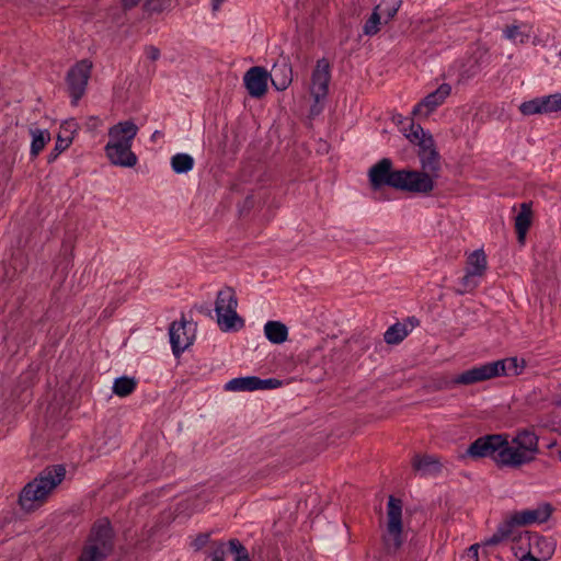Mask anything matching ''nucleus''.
Masks as SVG:
<instances>
[{
  "label": "nucleus",
  "instance_id": "72a5a7b5",
  "mask_svg": "<svg viewBox=\"0 0 561 561\" xmlns=\"http://www.w3.org/2000/svg\"><path fill=\"white\" fill-rule=\"evenodd\" d=\"M71 141V138H62L60 135H58L55 147L47 157L48 162H54L57 157L70 146Z\"/></svg>",
  "mask_w": 561,
  "mask_h": 561
},
{
  "label": "nucleus",
  "instance_id": "9b49d317",
  "mask_svg": "<svg viewBox=\"0 0 561 561\" xmlns=\"http://www.w3.org/2000/svg\"><path fill=\"white\" fill-rule=\"evenodd\" d=\"M170 343L174 356L179 357L195 340V325L182 317L173 321L169 328Z\"/></svg>",
  "mask_w": 561,
  "mask_h": 561
},
{
  "label": "nucleus",
  "instance_id": "09e8293b",
  "mask_svg": "<svg viewBox=\"0 0 561 561\" xmlns=\"http://www.w3.org/2000/svg\"><path fill=\"white\" fill-rule=\"evenodd\" d=\"M206 314L210 316L211 311L209 309H205Z\"/></svg>",
  "mask_w": 561,
  "mask_h": 561
},
{
  "label": "nucleus",
  "instance_id": "ea45409f",
  "mask_svg": "<svg viewBox=\"0 0 561 561\" xmlns=\"http://www.w3.org/2000/svg\"><path fill=\"white\" fill-rule=\"evenodd\" d=\"M225 554H226V552L224 549V543L220 542V543H218L216 549L211 552L210 557H211L213 561H224Z\"/></svg>",
  "mask_w": 561,
  "mask_h": 561
},
{
  "label": "nucleus",
  "instance_id": "e433bc0d",
  "mask_svg": "<svg viewBox=\"0 0 561 561\" xmlns=\"http://www.w3.org/2000/svg\"><path fill=\"white\" fill-rule=\"evenodd\" d=\"M256 389H275L282 386V381L276 378L261 379L256 377Z\"/></svg>",
  "mask_w": 561,
  "mask_h": 561
},
{
  "label": "nucleus",
  "instance_id": "f704fd0d",
  "mask_svg": "<svg viewBox=\"0 0 561 561\" xmlns=\"http://www.w3.org/2000/svg\"><path fill=\"white\" fill-rule=\"evenodd\" d=\"M352 347V343L347 342L345 345L341 348H336L332 351V354L330 356H324V365L328 364V358H330V362H344L346 358V354Z\"/></svg>",
  "mask_w": 561,
  "mask_h": 561
},
{
  "label": "nucleus",
  "instance_id": "a19ab883",
  "mask_svg": "<svg viewBox=\"0 0 561 561\" xmlns=\"http://www.w3.org/2000/svg\"><path fill=\"white\" fill-rule=\"evenodd\" d=\"M465 558L467 561H479V545L470 546Z\"/></svg>",
  "mask_w": 561,
  "mask_h": 561
},
{
  "label": "nucleus",
  "instance_id": "0eeeda50",
  "mask_svg": "<svg viewBox=\"0 0 561 561\" xmlns=\"http://www.w3.org/2000/svg\"><path fill=\"white\" fill-rule=\"evenodd\" d=\"M237 307L238 299L232 287H225L218 291L215 312L222 331L238 330L244 325L243 319L237 313Z\"/></svg>",
  "mask_w": 561,
  "mask_h": 561
},
{
  "label": "nucleus",
  "instance_id": "4c0bfd02",
  "mask_svg": "<svg viewBox=\"0 0 561 561\" xmlns=\"http://www.w3.org/2000/svg\"><path fill=\"white\" fill-rule=\"evenodd\" d=\"M229 549L232 553H236L237 556L247 554L248 550L240 543L238 539H230L229 542Z\"/></svg>",
  "mask_w": 561,
  "mask_h": 561
},
{
  "label": "nucleus",
  "instance_id": "bb28decb",
  "mask_svg": "<svg viewBox=\"0 0 561 561\" xmlns=\"http://www.w3.org/2000/svg\"><path fill=\"white\" fill-rule=\"evenodd\" d=\"M256 382L257 381H256L255 376L233 378L226 383L225 390H227V391H254V390H257Z\"/></svg>",
  "mask_w": 561,
  "mask_h": 561
},
{
  "label": "nucleus",
  "instance_id": "f3484780",
  "mask_svg": "<svg viewBox=\"0 0 561 561\" xmlns=\"http://www.w3.org/2000/svg\"><path fill=\"white\" fill-rule=\"evenodd\" d=\"M330 79L331 75L329 62L325 59L318 60L311 78V94L317 102L328 94Z\"/></svg>",
  "mask_w": 561,
  "mask_h": 561
},
{
  "label": "nucleus",
  "instance_id": "6ab92c4d",
  "mask_svg": "<svg viewBox=\"0 0 561 561\" xmlns=\"http://www.w3.org/2000/svg\"><path fill=\"white\" fill-rule=\"evenodd\" d=\"M105 154L110 162L122 168H133L137 164L138 158L131 151V146H105Z\"/></svg>",
  "mask_w": 561,
  "mask_h": 561
},
{
  "label": "nucleus",
  "instance_id": "39448f33",
  "mask_svg": "<svg viewBox=\"0 0 561 561\" xmlns=\"http://www.w3.org/2000/svg\"><path fill=\"white\" fill-rule=\"evenodd\" d=\"M114 549V531L108 519L95 522L78 561H105Z\"/></svg>",
  "mask_w": 561,
  "mask_h": 561
},
{
  "label": "nucleus",
  "instance_id": "58836bf2",
  "mask_svg": "<svg viewBox=\"0 0 561 561\" xmlns=\"http://www.w3.org/2000/svg\"><path fill=\"white\" fill-rule=\"evenodd\" d=\"M145 55L151 61H156L160 58V49L153 45L146 46Z\"/></svg>",
  "mask_w": 561,
  "mask_h": 561
},
{
  "label": "nucleus",
  "instance_id": "c9c22d12",
  "mask_svg": "<svg viewBox=\"0 0 561 561\" xmlns=\"http://www.w3.org/2000/svg\"><path fill=\"white\" fill-rule=\"evenodd\" d=\"M504 33L508 39L515 42L518 41L519 43H525L529 37L528 34H524L523 32H520L519 27L516 25L507 26Z\"/></svg>",
  "mask_w": 561,
  "mask_h": 561
},
{
  "label": "nucleus",
  "instance_id": "6e6552de",
  "mask_svg": "<svg viewBox=\"0 0 561 561\" xmlns=\"http://www.w3.org/2000/svg\"><path fill=\"white\" fill-rule=\"evenodd\" d=\"M505 446L506 435L490 434L472 442L466 451V456L472 459L491 457L499 467H503L500 461V453Z\"/></svg>",
  "mask_w": 561,
  "mask_h": 561
},
{
  "label": "nucleus",
  "instance_id": "a18cd8bd",
  "mask_svg": "<svg viewBox=\"0 0 561 561\" xmlns=\"http://www.w3.org/2000/svg\"><path fill=\"white\" fill-rule=\"evenodd\" d=\"M236 561H251V560H250L249 553H247V554L237 556Z\"/></svg>",
  "mask_w": 561,
  "mask_h": 561
},
{
  "label": "nucleus",
  "instance_id": "7ed1b4c3",
  "mask_svg": "<svg viewBox=\"0 0 561 561\" xmlns=\"http://www.w3.org/2000/svg\"><path fill=\"white\" fill-rule=\"evenodd\" d=\"M539 451V437L535 431L522 428L516 431L511 443L506 439V446L500 453V461L502 466L517 469L533 462Z\"/></svg>",
  "mask_w": 561,
  "mask_h": 561
},
{
  "label": "nucleus",
  "instance_id": "5701e85b",
  "mask_svg": "<svg viewBox=\"0 0 561 561\" xmlns=\"http://www.w3.org/2000/svg\"><path fill=\"white\" fill-rule=\"evenodd\" d=\"M488 268L486 255L482 249L471 252L466 262V272L482 277Z\"/></svg>",
  "mask_w": 561,
  "mask_h": 561
},
{
  "label": "nucleus",
  "instance_id": "aec40b11",
  "mask_svg": "<svg viewBox=\"0 0 561 561\" xmlns=\"http://www.w3.org/2000/svg\"><path fill=\"white\" fill-rule=\"evenodd\" d=\"M268 78L277 91L286 90L293 81V69L290 64L284 59L275 62Z\"/></svg>",
  "mask_w": 561,
  "mask_h": 561
},
{
  "label": "nucleus",
  "instance_id": "c03bdc74",
  "mask_svg": "<svg viewBox=\"0 0 561 561\" xmlns=\"http://www.w3.org/2000/svg\"><path fill=\"white\" fill-rule=\"evenodd\" d=\"M225 0H213V10L217 11Z\"/></svg>",
  "mask_w": 561,
  "mask_h": 561
},
{
  "label": "nucleus",
  "instance_id": "423d86ee",
  "mask_svg": "<svg viewBox=\"0 0 561 561\" xmlns=\"http://www.w3.org/2000/svg\"><path fill=\"white\" fill-rule=\"evenodd\" d=\"M552 513L550 504L537 507L535 510H526L516 512L508 519L503 522L496 531L485 540L486 546H495L507 539L513 534L514 526H525L533 523L546 522Z\"/></svg>",
  "mask_w": 561,
  "mask_h": 561
},
{
  "label": "nucleus",
  "instance_id": "a211bd4d",
  "mask_svg": "<svg viewBox=\"0 0 561 561\" xmlns=\"http://www.w3.org/2000/svg\"><path fill=\"white\" fill-rule=\"evenodd\" d=\"M483 376V374H479L477 370V367H472L468 370L462 371L461 374L455 376V377H440L436 381V388L438 390H450L455 388L456 386H470L477 382H481L480 378Z\"/></svg>",
  "mask_w": 561,
  "mask_h": 561
},
{
  "label": "nucleus",
  "instance_id": "b1692460",
  "mask_svg": "<svg viewBox=\"0 0 561 561\" xmlns=\"http://www.w3.org/2000/svg\"><path fill=\"white\" fill-rule=\"evenodd\" d=\"M264 334L273 344H282L288 339V328L280 321H267L264 325Z\"/></svg>",
  "mask_w": 561,
  "mask_h": 561
},
{
  "label": "nucleus",
  "instance_id": "c756f323",
  "mask_svg": "<svg viewBox=\"0 0 561 561\" xmlns=\"http://www.w3.org/2000/svg\"><path fill=\"white\" fill-rule=\"evenodd\" d=\"M408 335V330L405 325L400 323H396L391 325L383 335L386 343L388 344H398Z\"/></svg>",
  "mask_w": 561,
  "mask_h": 561
},
{
  "label": "nucleus",
  "instance_id": "f257e3e1",
  "mask_svg": "<svg viewBox=\"0 0 561 561\" xmlns=\"http://www.w3.org/2000/svg\"><path fill=\"white\" fill-rule=\"evenodd\" d=\"M392 165L391 159L382 158L369 169L368 178L374 191L389 186L411 193L432 192L431 181L425 174H420L416 170H393Z\"/></svg>",
  "mask_w": 561,
  "mask_h": 561
},
{
  "label": "nucleus",
  "instance_id": "2f4dec72",
  "mask_svg": "<svg viewBox=\"0 0 561 561\" xmlns=\"http://www.w3.org/2000/svg\"><path fill=\"white\" fill-rule=\"evenodd\" d=\"M380 5H377L370 18L365 22L364 25V34L365 35H375L379 32V25H380V13H379Z\"/></svg>",
  "mask_w": 561,
  "mask_h": 561
},
{
  "label": "nucleus",
  "instance_id": "7c9ffc66",
  "mask_svg": "<svg viewBox=\"0 0 561 561\" xmlns=\"http://www.w3.org/2000/svg\"><path fill=\"white\" fill-rule=\"evenodd\" d=\"M477 278H479L477 275L466 272L459 282L460 287L455 289V293L458 295H465L467 293L473 291L479 285Z\"/></svg>",
  "mask_w": 561,
  "mask_h": 561
},
{
  "label": "nucleus",
  "instance_id": "49530a36",
  "mask_svg": "<svg viewBox=\"0 0 561 561\" xmlns=\"http://www.w3.org/2000/svg\"><path fill=\"white\" fill-rule=\"evenodd\" d=\"M158 136H160V131L156 130V131L152 134V139H156Z\"/></svg>",
  "mask_w": 561,
  "mask_h": 561
},
{
  "label": "nucleus",
  "instance_id": "c85d7f7f",
  "mask_svg": "<svg viewBox=\"0 0 561 561\" xmlns=\"http://www.w3.org/2000/svg\"><path fill=\"white\" fill-rule=\"evenodd\" d=\"M171 167L175 173H187L194 167V159L187 153H176L171 158Z\"/></svg>",
  "mask_w": 561,
  "mask_h": 561
},
{
  "label": "nucleus",
  "instance_id": "393cba45",
  "mask_svg": "<svg viewBox=\"0 0 561 561\" xmlns=\"http://www.w3.org/2000/svg\"><path fill=\"white\" fill-rule=\"evenodd\" d=\"M413 469L422 472V474H434L440 471V462L435 456L425 455L419 456L415 455L412 460Z\"/></svg>",
  "mask_w": 561,
  "mask_h": 561
},
{
  "label": "nucleus",
  "instance_id": "4468645a",
  "mask_svg": "<svg viewBox=\"0 0 561 561\" xmlns=\"http://www.w3.org/2000/svg\"><path fill=\"white\" fill-rule=\"evenodd\" d=\"M250 96L260 99L267 92L268 72L260 66L251 67L243 77Z\"/></svg>",
  "mask_w": 561,
  "mask_h": 561
},
{
  "label": "nucleus",
  "instance_id": "37998d69",
  "mask_svg": "<svg viewBox=\"0 0 561 561\" xmlns=\"http://www.w3.org/2000/svg\"><path fill=\"white\" fill-rule=\"evenodd\" d=\"M520 561H539L538 558H536L531 551H528L526 554H524L522 558H520Z\"/></svg>",
  "mask_w": 561,
  "mask_h": 561
},
{
  "label": "nucleus",
  "instance_id": "de8ad7c7",
  "mask_svg": "<svg viewBox=\"0 0 561 561\" xmlns=\"http://www.w3.org/2000/svg\"><path fill=\"white\" fill-rule=\"evenodd\" d=\"M556 404L561 407V396L558 398V400L556 401Z\"/></svg>",
  "mask_w": 561,
  "mask_h": 561
},
{
  "label": "nucleus",
  "instance_id": "f03ea898",
  "mask_svg": "<svg viewBox=\"0 0 561 561\" xmlns=\"http://www.w3.org/2000/svg\"><path fill=\"white\" fill-rule=\"evenodd\" d=\"M66 469L62 465L47 466L19 494L22 511L30 513L43 506L56 488L64 481Z\"/></svg>",
  "mask_w": 561,
  "mask_h": 561
},
{
  "label": "nucleus",
  "instance_id": "cd10ccee",
  "mask_svg": "<svg viewBox=\"0 0 561 561\" xmlns=\"http://www.w3.org/2000/svg\"><path fill=\"white\" fill-rule=\"evenodd\" d=\"M136 387L137 380L134 377L123 376L114 380L113 393L124 398L131 394Z\"/></svg>",
  "mask_w": 561,
  "mask_h": 561
},
{
  "label": "nucleus",
  "instance_id": "4be33fe9",
  "mask_svg": "<svg viewBox=\"0 0 561 561\" xmlns=\"http://www.w3.org/2000/svg\"><path fill=\"white\" fill-rule=\"evenodd\" d=\"M533 222V210L530 203L520 204V210L515 217V230L517 233V241L519 244H525L526 234Z\"/></svg>",
  "mask_w": 561,
  "mask_h": 561
},
{
  "label": "nucleus",
  "instance_id": "1a4fd4ad",
  "mask_svg": "<svg viewBox=\"0 0 561 561\" xmlns=\"http://www.w3.org/2000/svg\"><path fill=\"white\" fill-rule=\"evenodd\" d=\"M91 70L92 62L87 59L78 61L68 70L66 83L73 105L84 95Z\"/></svg>",
  "mask_w": 561,
  "mask_h": 561
},
{
  "label": "nucleus",
  "instance_id": "79ce46f5",
  "mask_svg": "<svg viewBox=\"0 0 561 561\" xmlns=\"http://www.w3.org/2000/svg\"><path fill=\"white\" fill-rule=\"evenodd\" d=\"M209 540V534H199L194 540L193 546L196 550L202 549Z\"/></svg>",
  "mask_w": 561,
  "mask_h": 561
},
{
  "label": "nucleus",
  "instance_id": "2eb2a0df",
  "mask_svg": "<svg viewBox=\"0 0 561 561\" xmlns=\"http://www.w3.org/2000/svg\"><path fill=\"white\" fill-rule=\"evenodd\" d=\"M451 88L447 83L440 84L435 91L427 94L421 102H419L413 111L412 115L419 116L424 115L427 117L437 106L442 105L446 98L450 94Z\"/></svg>",
  "mask_w": 561,
  "mask_h": 561
},
{
  "label": "nucleus",
  "instance_id": "412c9836",
  "mask_svg": "<svg viewBox=\"0 0 561 561\" xmlns=\"http://www.w3.org/2000/svg\"><path fill=\"white\" fill-rule=\"evenodd\" d=\"M528 545L531 553H536L539 560H549L556 550V542L552 538H547L540 535H531L528 537Z\"/></svg>",
  "mask_w": 561,
  "mask_h": 561
},
{
  "label": "nucleus",
  "instance_id": "ddd939ff",
  "mask_svg": "<svg viewBox=\"0 0 561 561\" xmlns=\"http://www.w3.org/2000/svg\"><path fill=\"white\" fill-rule=\"evenodd\" d=\"M519 111L524 115L548 114L561 111V93L535 98L523 102Z\"/></svg>",
  "mask_w": 561,
  "mask_h": 561
},
{
  "label": "nucleus",
  "instance_id": "f8f14e48",
  "mask_svg": "<svg viewBox=\"0 0 561 561\" xmlns=\"http://www.w3.org/2000/svg\"><path fill=\"white\" fill-rule=\"evenodd\" d=\"M476 367L479 374H483L480 381H485L503 375H518L520 373L519 368H523L524 364L519 366L518 359L516 357H511L485 363Z\"/></svg>",
  "mask_w": 561,
  "mask_h": 561
},
{
  "label": "nucleus",
  "instance_id": "a878e982",
  "mask_svg": "<svg viewBox=\"0 0 561 561\" xmlns=\"http://www.w3.org/2000/svg\"><path fill=\"white\" fill-rule=\"evenodd\" d=\"M30 135L32 137L30 154L32 158H36L50 141V134L47 129L31 128Z\"/></svg>",
  "mask_w": 561,
  "mask_h": 561
},
{
  "label": "nucleus",
  "instance_id": "20e7f679",
  "mask_svg": "<svg viewBox=\"0 0 561 561\" xmlns=\"http://www.w3.org/2000/svg\"><path fill=\"white\" fill-rule=\"evenodd\" d=\"M405 137L419 147L417 156L421 162L422 171H417L420 174H425L434 188V180L438 178L442 163L440 154L436 149L433 136L425 133L419 124L411 123L410 131L405 134Z\"/></svg>",
  "mask_w": 561,
  "mask_h": 561
},
{
  "label": "nucleus",
  "instance_id": "dca6fc26",
  "mask_svg": "<svg viewBox=\"0 0 561 561\" xmlns=\"http://www.w3.org/2000/svg\"><path fill=\"white\" fill-rule=\"evenodd\" d=\"M138 127L131 121L119 122L108 129V142L105 146H133Z\"/></svg>",
  "mask_w": 561,
  "mask_h": 561
},
{
  "label": "nucleus",
  "instance_id": "473e14b6",
  "mask_svg": "<svg viewBox=\"0 0 561 561\" xmlns=\"http://www.w3.org/2000/svg\"><path fill=\"white\" fill-rule=\"evenodd\" d=\"M402 0H382L380 5V13L387 15V21L393 19L401 7Z\"/></svg>",
  "mask_w": 561,
  "mask_h": 561
},
{
  "label": "nucleus",
  "instance_id": "9d476101",
  "mask_svg": "<svg viewBox=\"0 0 561 561\" xmlns=\"http://www.w3.org/2000/svg\"><path fill=\"white\" fill-rule=\"evenodd\" d=\"M387 517L388 537L386 543L388 547L398 550L402 546V501L393 495H390L388 500Z\"/></svg>",
  "mask_w": 561,
  "mask_h": 561
}]
</instances>
